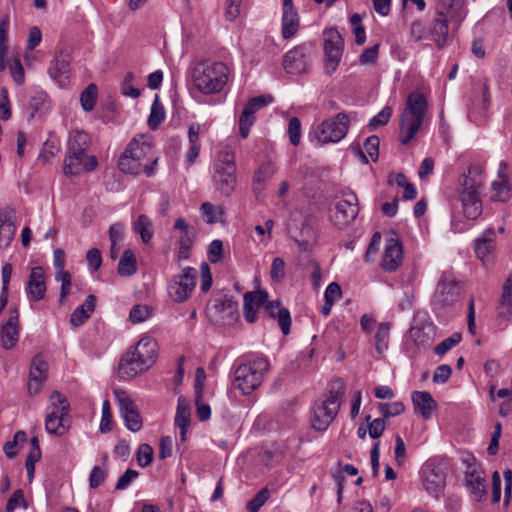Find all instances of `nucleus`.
Wrapping results in <instances>:
<instances>
[{
    "label": "nucleus",
    "mask_w": 512,
    "mask_h": 512,
    "mask_svg": "<svg viewBox=\"0 0 512 512\" xmlns=\"http://www.w3.org/2000/svg\"><path fill=\"white\" fill-rule=\"evenodd\" d=\"M230 78L231 70L222 61L199 62L190 73L192 87L204 95L220 93Z\"/></svg>",
    "instance_id": "nucleus-1"
},
{
    "label": "nucleus",
    "mask_w": 512,
    "mask_h": 512,
    "mask_svg": "<svg viewBox=\"0 0 512 512\" xmlns=\"http://www.w3.org/2000/svg\"><path fill=\"white\" fill-rule=\"evenodd\" d=\"M269 369L270 363L265 356H247L233 371V386L242 394L250 395L261 386Z\"/></svg>",
    "instance_id": "nucleus-2"
},
{
    "label": "nucleus",
    "mask_w": 512,
    "mask_h": 512,
    "mask_svg": "<svg viewBox=\"0 0 512 512\" xmlns=\"http://www.w3.org/2000/svg\"><path fill=\"white\" fill-rule=\"evenodd\" d=\"M151 150V145L144 141L143 137L140 139L134 138L119 158V169L128 174L145 173L146 176L151 177L154 174V166L158 161V158L148 157Z\"/></svg>",
    "instance_id": "nucleus-3"
},
{
    "label": "nucleus",
    "mask_w": 512,
    "mask_h": 512,
    "mask_svg": "<svg viewBox=\"0 0 512 512\" xmlns=\"http://www.w3.org/2000/svg\"><path fill=\"white\" fill-rule=\"evenodd\" d=\"M427 106L423 94L419 92L409 94L399 120V140L403 145L413 140L421 128Z\"/></svg>",
    "instance_id": "nucleus-4"
},
{
    "label": "nucleus",
    "mask_w": 512,
    "mask_h": 512,
    "mask_svg": "<svg viewBox=\"0 0 512 512\" xmlns=\"http://www.w3.org/2000/svg\"><path fill=\"white\" fill-rule=\"evenodd\" d=\"M234 150L224 145L217 152L213 164L212 179L217 190L224 196H230L237 183Z\"/></svg>",
    "instance_id": "nucleus-5"
},
{
    "label": "nucleus",
    "mask_w": 512,
    "mask_h": 512,
    "mask_svg": "<svg viewBox=\"0 0 512 512\" xmlns=\"http://www.w3.org/2000/svg\"><path fill=\"white\" fill-rule=\"evenodd\" d=\"M345 392L344 383L337 380L333 383L328 396L315 403L311 416V424L315 430L324 431L336 417Z\"/></svg>",
    "instance_id": "nucleus-6"
},
{
    "label": "nucleus",
    "mask_w": 512,
    "mask_h": 512,
    "mask_svg": "<svg viewBox=\"0 0 512 512\" xmlns=\"http://www.w3.org/2000/svg\"><path fill=\"white\" fill-rule=\"evenodd\" d=\"M50 404L47 407L45 429L49 434L63 436L69 429L68 412L69 403L64 395L58 391L50 395Z\"/></svg>",
    "instance_id": "nucleus-7"
},
{
    "label": "nucleus",
    "mask_w": 512,
    "mask_h": 512,
    "mask_svg": "<svg viewBox=\"0 0 512 512\" xmlns=\"http://www.w3.org/2000/svg\"><path fill=\"white\" fill-rule=\"evenodd\" d=\"M348 128V116L344 112H340L335 117L324 120L319 124L310 134L311 141L315 146L337 143L346 136Z\"/></svg>",
    "instance_id": "nucleus-8"
},
{
    "label": "nucleus",
    "mask_w": 512,
    "mask_h": 512,
    "mask_svg": "<svg viewBox=\"0 0 512 512\" xmlns=\"http://www.w3.org/2000/svg\"><path fill=\"white\" fill-rule=\"evenodd\" d=\"M88 143L89 136L87 133L79 130L70 133L63 166L65 175L74 176L79 174Z\"/></svg>",
    "instance_id": "nucleus-9"
},
{
    "label": "nucleus",
    "mask_w": 512,
    "mask_h": 512,
    "mask_svg": "<svg viewBox=\"0 0 512 512\" xmlns=\"http://www.w3.org/2000/svg\"><path fill=\"white\" fill-rule=\"evenodd\" d=\"M409 337L419 349H427L435 340V326L426 312L419 311L412 318Z\"/></svg>",
    "instance_id": "nucleus-10"
},
{
    "label": "nucleus",
    "mask_w": 512,
    "mask_h": 512,
    "mask_svg": "<svg viewBox=\"0 0 512 512\" xmlns=\"http://www.w3.org/2000/svg\"><path fill=\"white\" fill-rule=\"evenodd\" d=\"M10 28L9 15L6 14L0 19V70L6 68L5 58L8 55V32ZM10 73L15 82L22 84L24 82V69L19 57H13L7 61Z\"/></svg>",
    "instance_id": "nucleus-11"
},
{
    "label": "nucleus",
    "mask_w": 512,
    "mask_h": 512,
    "mask_svg": "<svg viewBox=\"0 0 512 512\" xmlns=\"http://www.w3.org/2000/svg\"><path fill=\"white\" fill-rule=\"evenodd\" d=\"M323 40L325 54V71L332 74L336 71L343 53V39L340 33L333 28L325 29Z\"/></svg>",
    "instance_id": "nucleus-12"
},
{
    "label": "nucleus",
    "mask_w": 512,
    "mask_h": 512,
    "mask_svg": "<svg viewBox=\"0 0 512 512\" xmlns=\"http://www.w3.org/2000/svg\"><path fill=\"white\" fill-rule=\"evenodd\" d=\"M197 275L195 268L185 267L181 274L173 276L168 286L170 297L178 303L186 301L195 288Z\"/></svg>",
    "instance_id": "nucleus-13"
},
{
    "label": "nucleus",
    "mask_w": 512,
    "mask_h": 512,
    "mask_svg": "<svg viewBox=\"0 0 512 512\" xmlns=\"http://www.w3.org/2000/svg\"><path fill=\"white\" fill-rule=\"evenodd\" d=\"M359 213L358 197L350 191L343 193L342 199L335 204L332 215L333 223L339 229H343L354 222Z\"/></svg>",
    "instance_id": "nucleus-14"
},
{
    "label": "nucleus",
    "mask_w": 512,
    "mask_h": 512,
    "mask_svg": "<svg viewBox=\"0 0 512 512\" xmlns=\"http://www.w3.org/2000/svg\"><path fill=\"white\" fill-rule=\"evenodd\" d=\"M462 283L450 275L443 274L434 294V305L443 308L454 305L461 296Z\"/></svg>",
    "instance_id": "nucleus-15"
},
{
    "label": "nucleus",
    "mask_w": 512,
    "mask_h": 512,
    "mask_svg": "<svg viewBox=\"0 0 512 512\" xmlns=\"http://www.w3.org/2000/svg\"><path fill=\"white\" fill-rule=\"evenodd\" d=\"M441 463L429 460L425 463L423 471V485L425 490L434 497H439L446 483V474Z\"/></svg>",
    "instance_id": "nucleus-16"
},
{
    "label": "nucleus",
    "mask_w": 512,
    "mask_h": 512,
    "mask_svg": "<svg viewBox=\"0 0 512 512\" xmlns=\"http://www.w3.org/2000/svg\"><path fill=\"white\" fill-rule=\"evenodd\" d=\"M19 313L16 307L10 308L9 317L0 329V344L5 350H11L19 341Z\"/></svg>",
    "instance_id": "nucleus-17"
},
{
    "label": "nucleus",
    "mask_w": 512,
    "mask_h": 512,
    "mask_svg": "<svg viewBox=\"0 0 512 512\" xmlns=\"http://www.w3.org/2000/svg\"><path fill=\"white\" fill-rule=\"evenodd\" d=\"M449 15L447 12L436 9L435 16L428 26V38L432 40L437 48L445 46L449 36Z\"/></svg>",
    "instance_id": "nucleus-18"
},
{
    "label": "nucleus",
    "mask_w": 512,
    "mask_h": 512,
    "mask_svg": "<svg viewBox=\"0 0 512 512\" xmlns=\"http://www.w3.org/2000/svg\"><path fill=\"white\" fill-rule=\"evenodd\" d=\"M307 52L308 48L305 44L298 45L289 50L283 59L285 71L291 75L305 73L308 69Z\"/></svg>",
    "instance_id": "nucleus-19"
},
{
    "label": "nucleus",
    "mask_w": 512,
    "mask_h": 512,
    "mask_svg": "<svg viewBox=\"0 0 512 512\" xmlns=\"http://www.w3.org/2000/svg\"><path fill=\"white\" fill-rule=\"evenodd\" d=\"M512 318V272L505 280L501 295L496 305V320L499 325L506 327Z\"/></svg>",
    "instance_id": "nucleus-20"
},
{
    "label": "nucleus",
    "mask_w": 512,
    "mask_h": 512,
    "mask_svg": "<svg viewBox=\"0 0 512 512\" xmlns=\"http://www.w3.org/2000/svg\"><path fill=\"white\" fill-rule=\"evenodd\" d=\"M71 56L67 51H59L50 62L48 73L60 86L69 83Z\"/></svg>",
    "instance_id": "nucleus-21"
},
{
    "label": "nucleus",
    "mask_w": 512,
    "mask_h": 512,
    "mask_svg": "<svg viewBox=\"0 0 512 512\" xmlns=\"http://www.w3.org/2000/svg\"><path fill=\"white\" fill-rule=\"evenodd\" d=\"M300 19L293 0H284L282 5V37L292 38L299 30Z\"/></svg>",
    "instance_id": "nucleus-22"
},
{
    "label": "nucleus",
    "mask_w": 512,
    "mask_h": 512,
    "mask_svg": "<svg viewBox=\"0 0 512 512\" xmlns=\"http://www.w3.org/2000/svg\"><path fill=\"white\" fill-rule=\"evenodd\" d=\"M402 260L403 250L400 241L396 238L387 239L382 257V268L385 271L393 272L397 270Z\"/></svg>",
    "instance_id": "nucleus-23"
},
{
    "label": "nucleus",
    "mask_w": 512,
    "mask_h": 512,
    "mask_svg": "<svg viewBox=\"0 0 512 512\" xmlns=\"http://www.w3.org/2000/svg\"><path fill=\"white\" fill-rule=\"evenodd\" d=\"M149 369L132 351L125 353L119 363L118 375L121 379L131 380Z\"/></svg>",
    "instance_id": "nucleus-24"
},
{
    "label": "nucleus",
    "mask_w": 512,
    "mask_h": 512,
    "mask_svg": "<svg viewBox=\"0 0 512 512\" xmlns=\"http://www.w3.org/2000/svg\"><path fill=\"white\" fill-rule=\"evenodd\" d=\"M25 291L32 301H40L45 297L46 282L43 268L37 266L31 269Z\"/></svg>",
    "instance_id": "nucleus-25"
},
{
    "label": "nucleus",
    "mask_w": 512,
    "mask_h": 512,
    "mask_svg": "<svg viewBox=\"0 0 512 512\" xmlns=\"http://www.w3.org/2000/svg\"><path fill=\"white\" fill-rule=\"evenodd\" d=\"M268 302V294L266 291L258 290L246 292L244 294L243 312L244 317L249 323H253L257 319V309L264 306Z\"/></svg>",
    "instance_id": "nucleus-26"
},
{
    "label": "nucleus",
    "mask_w": 512,
    "mask_h": 512,
    "mask_svg": "<svg viewBox=\"0 0 512 512\" xmlns=\"http://www.w3.org/2000/svg\"><path fill=\"white\" fill-rule=\"evenodd\" d=\"M466 485L475 501H483L486 499V479L483 472L477 468L466 471Z\"/></svg>",
    "instance_id": "nucleus-27"
},
{
    "label": "nucleus",
    "mask_w": 512,
    "mask_h": 512,
    "mask_svg": "<svg viewBox=\"0 0 512 512\" xmlns=\"http://www.w3.org/2000/svg\"><path fill=\"white\" fill-rule=\"evenodd\" d=\"M13 218V210L9 208L0 210V249L8 248L14 238L16 228Z\"/></svg>",
    "instance_id": "nucleus-28"
},
{
    "label": "nucleus",
    "mask_w": 512,
    "mask_h": 512,
    "mask_svg": "<svg viewBox=\"0 0 512 512\" xmlns=\"http://www.w3.org/2000/svg\"><path fill=\"white\" fill-rule=\"evenodd\" d=\"M436 9L447 12L450 22L456 26H459L467 15L464 0H436Z\"/></svg>",
    "instance_id": "nucleus-29"
},
{
    "label": "nucleus",
    "mask_w": 512,
    "mask_h": 512,
    "mask_svg": "<svg viewBox=\"0 0 512 512\" xmlns=\"http://www.w3.org/2000/svg\"><path fill=\"white\" fill-rule=\"evenodd\" d=\"M149 368L155 362L157 343L149 336L142 337L131 350Z\"/></svg>",
    "instance_id": "nucleus-30"
},
{
    "label": "nucleus",
    "mask_w": 512,
    "mask_h": 512,
    "mask_svg": "<svg viewBox=\"0 0 512 512\" xmlns=\"http://www.w3.org/2000/svg\"><path fill=\"white\" fill-rule=\"evenodd\" d=\"M496 232L493 228L486 229L474 241V251L478 259L485 261L495 250Z\"/></svg>",
    "instance_id": "nucleus-31"
},
{
    "label": "nucleus",
    "mask_w": 512,
    "mask_h": 512,
    "mask_svg": "<svg viewBox=\"0 0 512 512\" xmlns=\"http://www.w3.org/2000/svg\"><path fill=\"white\" fill-rule=\"evenodd\" d=\"M265 310L271 318L277 320L282 333L284 335L289 334L291 327V316L289 310L281 307L279 301H268L265 305Z\"/></svg>",
    "instance_id": "nucleus-32"
},
{
    "label": "nucleus",
    "mask_w": 512,
    "mask_h": 512,
    "mask_svg": "<svg viewBox=\"0 0 512 512\" xmlns=\"http://www.w3.org/2000/svg\"><path fill=\"white\" fill-rule=\"evenodd\" d=\"M412 402L415 410L426 420L432 417L437 405L431 394L427 391H414L412 393Z\"/></svg>",
    "instance_id": "nucleus-33"
},
{
    "label": "nucleus",
    "mask_w": 512,
    "mask_h": 512,
    "mask_svg": "<svg viewBox=\"0 0 512 512\" xmlns=\"http://www.w3.org/2000/svg\"><path fill=\"white\" fill-rule=\"evenodd\" d=\"M275 173L276 167L272 162L268 161L260 165L253 175L252 187L254 193L257 195L262 193L265 190L268 181L272 179Z\"/></svg>",
    "instance_id": "nucleus-34"
},
{
    "label": "nucleus",
    "mask_w": 512,
    "mask_h": 512,
    "mask_svg": "<svg viewBox=\"0 0 512 512\" xmlns=\"http://www.w3.org/2000/svg\"><path fill=\"white\" fill-rule=\"evenodd\" d=\"M461 202L464 215L471 220L476 219L482 213L480 193L461 192Z\"/></svg>",
    "instance_id": "nucleus-35"
},
{
    "label": "nucleus",
    "mask_w": 512,
    "mask_h": 512,
    "mask_svg": "<svg viewBox=\"0 0 512 512\" xmlns=\"http://www.w3.org/2000/svg\"><path fill=\"white\" fill-rule=\"evenodd\" d=\"M483 182L484 177L481 168L476 165H471L468 168V174L462 177V192L474 191L475 193H480L479 189L482 187Z\"/></svg>",
    "instance_id": "nucleus-36"
},
{
    "label": "nucleus",
    "mask_w": 512,
    "mask_h": 512,
    "mask_svg": "<svg viewBox=\"0 0 512 512\" xmlns=\"http://www.w3.org/2000/svg\"><path fill=\"white\" fill-rule=\"evenodd\" d=\"M96 303V297L94 295H88L84 301V303L78 306L71 314L70 323L79 327L83 325L86 320L91 316L94 311Z\"/></svg>",
    "instance_id": "nucleus-37"
},
{
    "label": "nucleus",
    "mask_w": 512,
    "mask_h": 512,
    "mask_svg": "<svg viewBox=\"0 0 512 512\" xmlns=\"http://www.w3.org/2000/svg\"><path fill=\"white\" fill-rule=\"evenodd\" d=\"M137 272V260L134 252L131 249H126L123 251L118 267L117 273L121 277H129L134 275Z\"/></svg>",
    "instance_id": "nucleus-38"
},
{
    "label": "nucleus",
    "mask_w": 512,
    "mask_h": 512,
    "mask_svg": "<svg viewBox=\"0 0 512 512\" xmlns=\"http://www.w3.org/2000/svg\"><path fill=\"white\" fill-rule=\"evenodd\" d=\"M132 230L140 235L142 242L145 244L151 241L154 234L153 223L151 219L145 214H141L133 222Z\"/></svg>",
    "instance_id": "nucleus-39"
},
{
    "label": "nucleus",
    "mask_w": 512,
    "mask_h": 512,
    "mask_svg": "<svg viewBox=\"0 0 512 512\" xmlns=\"http://www.w3.org/2000/svg\"><path fill=\"white\" fill-rule=\"evenodd\" d=\"M391 325L388 322L380 323L375 334V349L382 355L388 349Z\"/></svg>",
    "instance_id": "nucleus-40"
},
{
    "label": "nucleus",
    "mask_w": 512,
    "mask_h": 512,
    "mask_svg": "<svg viewBox=\"0 0 512 512\" xmlns=\"http://www.w3.org/2000/svg\"><path fill=\"white\" fill-rule=\"evenodd\" d=\"M165 119V110L163 105L160 103L158 96H156L152 103L150 115L147 120V124L151 130H156Z\"/></svg>",
    "instance_id": "nucleus-41"
},
{
    "label": "nucleus",
    "mask_w": 512,
    "mask_h": 512,
    "mask_svg": "<svg viewBox=\"0 0 512 512\" xmlns=\"http://www.w3.org/2000/svg\"><path fill=\"white\" fill-rule=\"evenodd\" d=\"M203 220L208 224L220 222L223 216V209L220 206H214L210 202H205L200 207Z\"/></svg>",
    "instance_id": "nucleus-42"
},
{
    "label": "nucleus",
    "mask_w": 512,
    "mask_h": 512,
    "mask_svg": "<svg viewBox=\"0 0 512 512\" xmlns=\"http://www.w3.org/2000/svg\"><path fill=\"white\" fill-rule=\"evenodd\" d=\"M190 423V408L183 397L178 398L175 424L179 428H187Z\"/></svg>",
    "instance_id": "nucleus-43"
},
{
    "label": "nucleus",
    "mask_w": 512,
    "mask_h": 512,
    "mask_svg": "<svg viewBox=\"0 0 512 512\" xmlns=\"http://www.w3.org/2000/svg\"><path fill=\"white\" fill-rule=\"evenodd\" d=\"M195 233H185L178 240L177 261L181 262L190 257V250L193 246Z\"/></svg>",
    "instance_id": "nucleus-44"
},
{
    "label": "nucleus",
    "mask_w": 512,
    "mask_h": 512,
    "mask_svg": "<svg viewBox=\"0 0 512 512\" xmlns=\"http://www.w3.org/2000/svg\"><path fill=\"white\" fill-rule=\"evenodd\" d=\"M98 89L95 84H90L80 95V103L82 108L89 112L95 107Z\"/></svg>",
    "instance_id": "nucleus-45"
},
{
    "label": "nucleus",
    "mask_w": 512,
    "mask_h": 512,
    "mask_svg": "<svg viewBox=\"0 0 512 512\" xmlns=\"http://www.w3.org/2000/svg\"><path fill=\"white\" fill-rule=\"evenodd\" d=\"M114 395L119 406L120 415L137 408L134 400L125 390L115 389Z\"/></svg>",
    "instance_id": "nucleus-46"
},
{
    "label": "nucleus",
    "mask_w": 512,
    "mask_h": 512,
    "mask_svg": "<svg viewBox=\"0 0 512 512\" xmlns=\"http://www.w3.org/2000/svg\"><path fill=\"white\" fill-rule=\"evenodd\" d=\"M378 409L383 418H390L402 414L405 411V405L401 401L392 403H379Z\"/></svg>",
    "instance_id": "nucleus-47"
},
{
    "label": "nucleus",
    "mask_w": 512,
    "mask_h": 512,
    "mask_svg": "<svg viewBox=\"0 0 512 512\" xmlns=\"http://www.w3.org/2000/svg\"><path fill=\"white\" fill-rule=\"evenodd\" d=\"M121 417L124 420L126 428L132 432L139 431L143 426L142 418L139 414L138 408L122 414Z\"/></svg>",
    "instance_id": "nucleus-48"
},
{
    "label": "nucleus",
    "mask_w": 512,
    "mask_h": 512,
    "mask_svg": "<svg viewBox=\"0 0 512 512\" xmlns=\"http://www.w3.org/2000/svg\"><path fill=\"white\" fill-rule=\"evenodd\" d=\"M393 113V109L390 106H385L378 114L373 116L369 121L370 130H375L380 126L386 125Z\"/></svg>",
    "instance_id": "nucleus-49"
},
{
    "label": "nucleus",
    "mask_w": 512,
    "mask_h": 512,
    "mask_svg": "<svg viewBox=\"0 0 512 512\" xmlns=\"http://www.w3.org/2000/svg\"><path fill=\"white\" fill-rule=\"evenodd\" d=\"M462 339V336L460 333L455 332L448 338L444 339L442 342H440L435 348L434 352L439 355L443 356L446 354L449 350H451L453 347H455Z\"/></svg>",
    "instance_id": "nucleus-50"
},
{
    "label": "nucleus",
    "mask_w": 512,
    "mask_h": 512,
    "mask_svg": "<svg viewBox=\"0 0 512 512\" xmlns=\"http://www.w3.org/2000/svg\"><path fill=\"white\" fill-rule=\"evenodd\" d=\"M48 364L40 356H35L32 360L29 376L46 380Z\"/></svg>",
    "instance_id": "nucleus-51"
},
{
    "label": "nucleus",
    "mask_w": 512,
    "mask_h": 512,
    "mask_svg": "<svg viewBox=\"0 0 512 512\" xmlns=\"http://www.w3.org/2000/svg\"><path fill=\"white\" fill-rule=\"evenodd\" d=\"M135 76L132 72L126 73L122 83H121V92L125 96H129L131 98H138L141 94L138 88L133 86Z\"/></svg>",
    "instance_id": "nucleus-52"
},
{
    "label": "nucleus",
    "mask_w": 512,
    "mask_h": 512,
    "mask_svg": "<svg viewBox=\"0 0 512 512\" xmlns=\"http://www.w3.org/2000/svg\"><path fill=\"white\" fill-rule=\"evenodd\" d=\"M492 189L494 191V195L492 196L494 200L504 202L509 198L510 187L505 179L493 182Z\"/></svg>",
    "instance_id": "nucleus-53"
},
{
    "label": "nucleus",
    "mask_w": 512,
    "mask_h": 512,
    "mask_svg": "<svg viewBox=\"0 0 512 512\" xmlns=\"http://www.w3.org/2000/svg\"><path fill=\"white\" fill-rule=\"evenodd\" d=\"M268 498V489H261L250 501L247 502V512H258V510L264 505Z\"/></svg>",
    "instance_id": "nucleus-54"
},
{
    "label": "nucleus",
    "mask_w": 512,
    "mask_h": 512,
    "mask_svg": "<svg viewBox=\"0 0 512 512\" xmlns=\"http://www.w3.org/2000/svg\"><path fill=\"white\" fill-rule=\"evenodd\" d=\"M99 429L102 433H108L112 429V412L108 400H105L102 404V415Z\"/></svg>",
    "instance_id": "nucleus-55"
},
{
    "label": "nucleus",
    "mask_w": 512,
    "mask_h": 512,
    "mask_svg": "<svg viewBox=\"0 0 512 512\" xmlns=\"http://www.w3.org/2000/svg\"><path fill=\"white\" fill-rule=\"evenodd\" d=\"M153 449L148 444H141L137 451V464L140 467H147L153 460Z\"/></svg>",
    "instance_id": "nucleus-56"
},
{
    "label": "nucleus",
    "mask_w": 512,
    "mask_h": 512,
    "mask_svg": "<svg viewBox=\"0 0 512 512\" xmlns=\"http://www.w3.org/2000/svg\"><path fill=\"white\" fill-rule=\"evenodd\" d=\"M288 134L290 143L297 146L301 140V122L297 117H292L289 120Z\"/></svg>",
    "instance_id": "nucleus-57"
},
{
    "label": "nucleus",
    "mask_w": 512,
    "mask_h": 512,
    "mask_svg": "<svg viewBox=\"0 0 512 512\" xmlns=\"http://www.w3.org/2000/svg\"><path fill=\"white\" fill-rule=\"evenodd\" d=\"M255 122V117L247 111H242L239 118V133L242 139H246L249 135L250 128Z\"/></svg>",
    "instance_id": "nucleus-58"
},
{
    "label": "nucleus",
    "mask_w": 512,
    "mask_h": 512,
    "mask_svg": "<svg viewBox=\"0 0 512 512\" xmlns=\"http://www.w3.org/2000/svg\"><path fill=\"white\" fill-rule=\"evenodd\" d=\"M271 279L280 283L285 277V262L282 258L277 257L273 260L270 270Z\"/></svg>",
    "instance_id": "nucleus-59"
},
{
    "label": "nucleus",
    "mask_w": 512,
    "mask_h": 512,
    "mask_svg": "<svg viewBox=\"0 0 512 512\" xmlns=\"http://www.w3.org/2000/svg\"><path fill=\"white\" fill-rule=\"evenodd\" d=\"M151 315V310L146 305H136L130 311V320L133 323H141L147 320Z\"/></svg>",
    "instance_id": "nucleus-60"
},
{
    "label": "nucleus",
    "mask_w": 512,
    "mask_h": 512,
    "mask_svg": "<svg viewBox=\"0 0 512 512\" xmlns=\"http://www.w3.org/2000/svg\"><path fill=\"white\" fill-rule=\"evenodd\" d=\"M20 506H23L26 508V502L24 498V493L21 489H18L14 491V493L11 495V497L8 499L5 511L6 512H14L15 509L19 508Z\"/></svg>",
    "instance_id": "nucleus-61"
},
{
    "label": "nucleus",
    "mask_w": 512,
    "mask_h": 512,
    "mask_svg": "<svg viewBox=\"0 0 512 512\" xmlns=\"http://www.w3.org/2000/svg\"><path fill=\"white\" fill-rule=\"evenodd\" d=\"M223 258V243L219 239L213 240L208 249V259L211 263H218Z\"/></svg>",
    "instance_id": "nucleus-62"
},
{
    "label": "nucleus",
    "mask_w": 512,
    "mask_h": 512,
    "mask_svg": "<svg viewBox=\"0 0 512 512\" xmlns=\"http://www.w3.org/2000/svg\"><path fill=\"white\" fill-rule=\"evenodd\" d=\"M428 37L426 27L420 20H414L410 24V38L414 42H420Z\"/></svg>",
    "instance_id": "nucleus-63"
},
{
    "label": "nucleus",
    "mask_w": 512,
    "mask_h": 512,
    "mask_svg": "<svg viewBox=\"0 0 512 512\" xmlns=\"http://www.w3.org/2000/svg\"><path fill=\"white\" fill-rule=\"evenodd\" d=\"M139 476L138 471L133 469H127L123 475H121L116 483V490H125L129 485Z\"/></svg>",
    "instance_id": "nucleus-64"
}]
</instances>
